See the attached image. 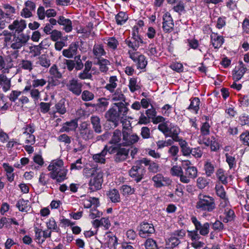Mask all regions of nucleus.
<instances>
[{
    "mask_svg": "<svg viewBox=\"0 0 249 249\" xmlns=\"http://www.w3.org/2000/svg\"><path fill=\"white\" fill-rule=\"evenodd\" d=\"M123 136V132L118 129L115 130L111 135V138L108 142V143L112 145H116L118 144H124V142H121L122 140V137Z\"/></svg>",
    "mask_w": 249,
    "mask_h": 249,
    "instance_id": "nucleus-23",
    "label": "nucleus"
},
{
    "mask_svg": "<svg viewBox=\"0 0 249 249\" xmlns=\"http://www.w3.org/2000/svg\"><path fill=\"white\" fill-rule=\"evenodd\" d=\"M226 162L228 163L230 169L233 168L235 166L236 161L234 157L230 155L228 153L225 154Z\"/></svg>",
    "mask_w": 249,
    "mask_h": 249,
    "instance_id": "nucleus-63",
    "label": "nucleus"
},
{
    "mask_svg": "<svg viewBox=\"0 0 249 249\" xmlns=\"http://www.w3.org/2000/svg\"><path fill=\"white\" fill-rule=\"evenodd\" d=\"M105 117L107 120L105 127L107 129H114L118 126L120 117L116 108L113 107L109 108L106 112Z\"/></svg>",
    "mask_w": 249,
    "mask_h": 249,
    "instance_id": "nucleus-7",
    "label": "nucleus"
},
{
    "mask_svg": "<svg viewBox=\"0 0 249 249\" xmlns=\"http://www.w3.org/2000/svg\"><path fill=\"white\" fill-rule=\"evenodd\" d=\"M215 190L217 195L221 198H225L226 197V193L224 190V187L220 183L216 184L215 185Z\"/></svg>",
    "mask_w": 249,
    "mask_h": 249,
    "instance_id": "nucleus-49",
    "label": "nucleus"
},
{
    "mask_svg": "<svg viewBox=\"0 0 249 249\" xmlns=\"http://www.w3.org/2000/svg\"><path fill=\"white\" fill-rule=\"evenodd\" d=\"M139 137L136 134L130 135L127 131H123V141L124 145H130L137 142Z\"/></svg>",
    "mask_w": 249,
    "mask_h": 249,
    "instance_id": "nucleus-21",
    "label": "nucleus"
},
{
    "mask_svg": "<svg viewBox=\"0 0 249 249\" xmlns=\"http://www.w3.org/2000/svg\"><path fill=\"white\" fill-rule=\"evenodd\" d=\"M93 53L95 57L98 59H100L102 56L105 55L106 54L104 46L101 44H95L94 45Z\"/></svg>",
    "mask_w": 249,
    "mask_h": 249,
    "instance_id": "nucleus-34",
    "label": "nucleus"
},
{
    "mask_svg": "<svg viewBox=\"0 0 249 249\" xmlns=\"http://www.w3.org/2000/svg\"><path fill=\"white\" fill-rule=\"evenodd\" d=\"M216 176L219 181H220L223 184L227 185L228 183V177L227 174L225 173V171L219 168L217 170L216 172Z\"/></svg>",
    "mask_w": 249,
    "mask_h": 249,
    "instance_id": "nucleus-35",
    "label": "nucleus"
},
{
    "mask_svg": "<svg viewBox=\"0 0 249 249\" xmlns=\"http://www.w3.org/2000/svg\"><path fill=\"white\" fill-rule=\"evenodd\" d=\"M57 112L61 114H64L66 112V108L65 105V101L62 99L59 101L55 106Z\"/></svg>",
    "mask_w": 249,
    "mask_h": 249,
    "instance_id": "nucleus-47",
    "label": "nucleus"
},
{
    "mask_svg": "<svg viewBox=\"0 0 249 249\" xmlns=\"http://www.w3.org/2000/svg\"><path fill=\"white\" fill-rule=\"evenodd\" d=\"M182 173V169L180 166L174 165L170 169V174L173 176L179 177V179H180V177Z\"/></svg>",
    "mask_w": 249,
    "mask_h": 249,
    "instance_id": "nucleus-51",
    "label": "nucleus"
},
{
    "mask_svg": "<svg viewBox=\"0 0 249 249\" xmlns=\"http://www.w3.org/2000/svg\"><path fill=\"white\" fill-rule=\"evenodd\" d=\"M50 180L49 175L44 173H41L39 176L38 182L42 186L46 185Z\"/></svg>",
    "mask_w": 249,
    "mask_h": 249,
    "instance_id": "nucleus-54",
    "label": "nucleus"
},
{
    "mask_svg": "<svg viewBox=\"0 0 249 249\" xmlns=\"http://www.w3.org/2000/svg\"><path fill=\"white\" fill-rule=\"evenodd\" d=\"M16 206L22 212L27 213L31 209L29 201L24 200L23 199H19L17 203Z\"/></svg>",
    "mask_w": 249,
    "mask_h": 249,
    "instance_id": "nucleus-31",
    "label": "nucleus"
},
{
    "mask_svg": "<svg viewBox=\"0 0 249 249\" xmlns=\"http://www.w3.org/2000/svg\"><path fill=\"white\" fill-rule=\"evenodd\" d=\"M114 105L116 107L117 111L119 112L120 117L121 115L124 116L126 115L128 111V109L123 102H120L114 103Z\"/></svg>",
    "mask_w": 249,
    "mask_h": 249,
    "instance_id": "nucleus-40",
    "label": "nucleus"
},
{
    "mask_svg": "<svg viewBox=\"0 0 249 249\" xmlns=\"http://www.w3.org/2000/svg\"><path fill=\"white\" fill-rule=\"evenodd\" d=\"M121 190L123 195H129L134 193V189L130 186L124 185L121 187Z\"/></svg>",
    "mask_w": 249,
    "mask_h": 249,
    "instance_id": "nucleus-61",
    "label": "nucleus"
},
{
    "mask_svg": "<svg viewBox=\"0 0 249 249\" xmlns=\"http://www.w3.org/2000/svg\"><path fill=\"white\" fill-rule=\"evenodd\" d=\"M210 127L211 126L207 122L202 123L200 127V135H209L210 132Z\"/></svg>",
    "mask_w": 249,
    "mask_h": 249,
    "instance_id": "nucleus-53",
    "label": "nucleus"
},
{
    "mask_svg": "<svg viewBox=\"0 0 249 249\" xmlns=\"http://www.w3.org/2000/svg\"><path fill=\"white\" fill-rule=\"evenodd\" d=\"M208 135H199L198 142L199 144H204L206 146H209L211 138L208 137Z\"/></svg>",
    "mask_w": 249,
    "mask_h": 249,
    "instance_id": "nucleus-64",
    "label": "nucleus"
},
{
    "mask_svg": "<svg viewBox=\"0 0 249 249\" xmlns=\"http://www.w3.org/2000/svg\"><path fill=\"white\" fill-rule=\"evenodd\" d=\"M139 235L142 238H146L154 233L155 229L151 224L143 222L138 227Z\"/></svg>",
    "mask_w": 249,
    "mask_h": 249,
    "instance_id": "nucleus-14",
    "label": "nucleus"
},
{
    "mask_svg": "<svg viewBox=\"0 0 249 249\" xmlns=\"http://www.w3.org/2000/svg\"><path fill=\"white\" fill-rule=\"evenodd\" d=\"M50 171V176L55 179L57 182H61L66 179L68 170L64 166V162L62 160H53L47 167Z\"/></svg>",
    "mask_w": 249,
    "mask_h": 249,
    "instance_id": "nucleus-2",
    "label": "nucleus"
},
{
    "mask_svg": "<svg viewBox=\"0 0 249 249\" xmlns=\"http://www.w3.org/2000/svg\"><path fill=\"white\" fill-rule=\"evenodd\" d=\"M209 184V181L204 177H199L196 180L197 187L200 189L205 188Z\"/></svg>",
    "mask_w": 249,
    "mask_h": 249,
    "instance_id": "nucleus-46",
    "label": "nucleus"
},
{
    "mask_svg": "<svg viewBox=\"0 0 249 249\" xmlns=\"http://www.w3.org/2000/svg\"><path fill=\"white\" fill-rule=\"evenodd\" d=\"M50 38L53 41H58L62 37V33L57 30H53L50 34Z\"/></svg>",
    "mask_w": 249,
    "mask_h": 249,
    "instance_id": "nucleus-59",
    "label": "nucleus"
},
{
    "mask_svg": "<svg viewBox=\"0 0 249 249\" xmlns=\"http://www.w3.org/2000/svg\"><path fill=\"white\" fill-rule=\"evenodd\" d=\"M97 64L99 66V70L102 72L106 73L108 70V66L110 63L106 59L102 58L98 59Z\"/></svg>",
    "mask_w": 249,
    "mask_h": 249,
    "instance_id": "nucleus-37",
    "label": "nucleus"
},
{
    "mask_svg": "<svg viewBox=\"0 0 249 249\" xmlns=\"http://www.w3.org/2000/svg\"><path fill=\"white\" fill-rule=\"evenodd\" d=\"M148 165H149L148 167V170L150 172H152L154 173H156L158 172L160 170L159 169V166L158 164L152 161L151 162L150 160L148 159Z\"/></svg>",
    "mask_w": 249,
    "mask_h": 249,
    "instance_id": "nucleus-57",
    "label": "nucleus"
},
{
    "mask_svg": "<svg viewBox=\"0 0 249 249\" xmlns=\"http://www.w3.org/2000/svg\"><path fill=\"white\" fill-rule=\"evenodd\" d=\"M154 186L156 188L162 186H169L172 183V180L168 177H164L161 174H157L152 178Z\"/></svg>",
    "mask_w": 249,
    "mask_h": 249,
    "instance_id": "nucleus-17",
    "label": "nucleus"
},
{
    "mask_svg": "<svg viewBox=\"0 0 249 249\" xmlns=\"http://www.w3.org/2000/svg\"><path fill=\"white\" fill-rule=\"evenodd\" d=\"M20 67L31 71L33 69V63L31 61L22 59L19 63Z\"/></svg>",
    "mask_w": 249,
    "mask_h": 249,
    "instance_id": "nucleus-50",
    "label": "nucleus"
},
{
    "mask_svg": "<svg viewBox=\"0 0 249 249\" xmlns=\"http://www.w3.org/2000/svg\"><path fill=\"white\" fill-rule=\"evenodd\" d=\"M209 146L212 151H216L219 149V144L214 136L211 137Z\"/></svg>",
    "mask_w": 249,
    "mask_h": 249,
    "instance_id": "nucleus-58",
    "label": "nucleus"
},
{
    "mask_svg": "<svg viewBox=\"0 0 249 249\" xmlns=\"http://www.w3.org/2000/svg\"><path fill=\"white\" fill-rule=\"evenodd\" d=\"M192 222L194 224L195 229L199 231V234L203 236L207 235L210 230V224L206 222L203 225L198 221L196 216H193L191 218Z\"/></svg>",
    "mask_w": 249,
    "mask_h": 249,
    "instance_id": "nucleus-13",
    "label": "nucleus"
},
{
    "mask_svg": "<svg viewBox=\"0 0 249 249\" xmlns=\"http://www.w3.org/2000/svg\"><path fill=\"white\" fill-rule=\"evenodd\" d=\"M182 173L180 177V181L184 184L189 183L191 180L196 178L197 169L196 167L192 165L190 161L186 162L183 165Z\"/></svg>",
    "mask_w": 249,
    "mask_h": 249,
    "instance_id": "nucleus-6",
    "label": "nucleus"
},
{
    "mask_svg": "<svg viewBox=\"0 0 249 249\" xmlns=\"http://www.w3.org/2000/svg\"><path fill=\"white\" fill-rule=\"evenodd\" d=\"M148 162V159L146 158H142L140 160H137L135 165L132 166L129 171L130 177L137 182L141 181L145 173V170L144 167L142 166V164L147 166Z\"/></svg>",
    "mask_w": 249,
    "mask_h": 249,
    "instance_id": "nucleus-5",
    "label": "nucleus"
},
{
    "mask_svg": "<svg viewBox=\"0 0 249 249\" xmlns=\"http://www.w3.org/2000/svg\"><path fill=\"white\" fill-rule=\"evenodd\" d=\"M112 100L114 101H119L122 102H124L125 97L121 89H117L115 91V93L112 96Z\"/></svg>",
    "mask_w": 249,
    "mask_h": 249,
    "instance_id": "nucleus-45",
    "label": "nucleus"
},
{
    "mask_svg": "<svg viewBox=\"0 0 249 249\" xmlns=\"http://www.w3.org/2000/svg\"><path fill=\"white\" fill-rule=\"evenodd\" d=\"M162 29L165 33H170L174 30L173 19L168 12L165 13L162 17Z\"/></svg>",
    "mask_w": 249,
    "mask_h": 249,
    "instance_id": "nucleus-15",
    "label": "nucleus"
},
{
    "mask_svg": "<svg viewBox=\"0 0 249 249\" xmlns=\"http://www.w3.org/2000/svg\"><path fill=\"white\" fill-rule=\"evenodd\" d=\"M240 140L244 145L249 146V132L242 133L240 136Z\"/></svg>",
    "mask_w": 249,
    "mask_h": 249,
    "instance_id": "nucleus-62",
    "label": "nucleus"
},
{
    "mask_svg": "<svg viewBox=\"0 0 249 249\" xmlns=\"http://www.w3.org/2000/svg\"><path fill=\"white\" fill-rule=\"evenodd\" d=\"M13 37L10 47L14 50L21 48L26 44L29 39V36L22 33L18 35L14 34Z\"/></svg>",
    "mask_w": 249,
    "mask_h": 249,
    "instance_id": "nucleus-10",
    "label": "nucleus"
},
{
    "mask_svg": "<svg viewBox=\"0 0 249 249\" xmlns=\"http://www.w3.org/2000/svg\"><path fill=\"white\" fill-rule=\"evenodd\" d=\"M77 126V120L76 119H73L64 123L63 124L62 127L60 129V131L62 132H69L70 131H74L76 129Z\"/></svg>",
    "mask_w": 249,
    "mask_h": 249,
    "instance_id": "nucleus-27",
    "label": "nucleus"
},
{
    "mask_svg": "<svg viewBox=\"0 0 249 249\" xmlns=\"http://www.w3.org/2000/svg\"><path fill=\"white\" fill-rule=\"evenodd\" d=\"M26 27V23L23 19H16L8 26V29L11 31L15 30L14 34H19L22 32Z\"/></svg>",
    "mask_w": 249,
    "mask_h": 249,
    "instance_id": "nucleus-18",
    "label": "nucleus"
},
{
    "mask_svg": "<svg viewBox=\"0 0 249 249\" xmlns=\"http://www.w3.org/2000/svg\"><path fill=\"white\" fill-rule=\"evenodd\" d=\"M108 146L105 145L102 151L98 154H94L92 156L93 160L95 162L104 164L106 163V156L107 155L108 151Z\"/></svg>",
    "mask_w": 249,
    "mask_h": 249,
    "instance_id": "nucleus-25",
    "label": "nucleus"
},
{
    "mask_svg": "<svg viewBox=\"0 0 249 249\" xmlns=\"http://www.w3.org/2000/svg\"><path fill=\"white\" fill-rule=\"evenodd\" d=\"M103 173L101 169H97L89 182V188L91 191L101 189L103 182Z\"/></svg>",
    "mask_w": 249,
    "mask_h": 249,
    "instance_id": "nucleus-8",
    "label": "nucleus"
},
{
    "mask_svg": "<svg viewBox=\"0 0 249 249\" xmlns=\"http://www.w3.org/2000/svg\"><path fill=\"white\" fill-rule=\"evenodd\" d=\"M98 103L95 104H91L90 103H86L87 106H91L92 107H95L96 109L100 111H105L107 106H108L109 103L105 98H101L98 100Z\"/></svg>",
    "mask_w": 249,
    "mask_h": 249,
    "instance_id": "nucleus-26",
    "label": "nucleus"
},
{
    "mask_svg": "<svg viewBox=\"0 0 249 249\" xmlns=\"http://www.w3.org/2000/svg\"><path fill=\"white\" fill-rule=\"evenodd\" d=\"M118 79L116 76H111L109 79V83L107 84L105 88L110 92L113 93L117 86Z\"/></svg>",
    "mask_w": 249,
    "mask_h": 249,
    "instance_id": "nucleus-33",
    "label": "nucleus"
},
{
    "mask_svg": "<svg viewBox=\"0 0 249 249\" xmlns=\"http://www.w3.org/2000/svg\"><path fill=\"white\" fill-rule=\"evenodd\" d=\"M185 235V232L184 230L175 231L166 241V248L173 249L180 243V239H182Z\"/></svg>",
    "mask_w": 249,
    "mask_h": 249,
    "instance_id": "nucleus-9",
    "label": "nucleus"
},
{
    "mask_svg": "<svg viewBox=\"0 0 249 249\" xmlns=\"http://www.w3.org/2000/svg\"><path fill=\"white\" fill-rule=\"evenodd\" d=\"M107 47L113 50H115L119 45V42L114 37H109L107 40Z\"/></svg>",
    "mask_w": 249,
    "mask_h": 249,
    "instance_id": "nucleus-44",
    "label": "nucleus"
},
{
    "mask_svg": "<svg viewBox=\"0 0 249 249\" xmlns=\"http://www.w3.org/2000/svg\"><path fill=\"white\" fill-rule=\"evenodd\" d=\"M204 170L207 177H211L214 171V165L209 160H207L204 164Z\"/></svg>",
    "mask_w": 249,
    "mask_h": 249,
    "instance_id": "nucleus-39",
    "label": "nucleus"
},
{
    "mask_svg": "<svg viewBox=\"0 0 249 249\" xmlns=\"http://www.w3.org/2000/svg\"><path fill=\"white\" fill-rule=\"evenodd\" d=\"M66 87L68 90L75 95L78 96L82 92V84L75 78H73L69 80L66 84Z\"/></svg>",
    "mask_w": 249,
    "mask_h": 249,
    "instance_id": "nucleus-16",
    "label": "nucleus"
},
{
    "mask_svg": "<svg viewBox=\"0 0 249 249\" xmlns=\"http://www.w3.org/2000/svg\"><path fill=\"white\" fill-rule=\"evenodd\" d=\"M124 146L125 145L124 144L108 146V153L113 155V159L115 162H121L127 159L129 149L124 147Z\"/></svg>",
    "mask_w": 249,
    "mask_h": 249,
    "instance_id": "nucleus-4",
    "label": "nucleus"
},
{
    "mask_svg": "<svg viewBox=\"0 0 249 249\" xmlns=\"http://www.w3.org/2000/svg\"><path fill=\"white\" fill-rule=\"evenodd\" d=\"M211 41L213 47L217 49L221 46L224 42V38L217 34L212 33L211 35Z\"/></svg>",
    "mask_w": 249,
    "mask_h": 249,
    "instance_id": "nucleus-29",
    "label": "nucleus"
},
{
    "mask_svg": "<svg viewBox=\"0 0 249 249\" xmlns=\"http://www.w3.org/2000/svg\"><path fill=\"white\" fill-rule=\"evenodd\" d=\"M128 53L129 57L136 63L137 69H143L147 64V61L144 55L140 54L137 56L138 53L128 51Z\"/></svg>",
    "mask_w": 249,
    "mask_h": 249,
    "instance_id": "nucleus-11",
    "label": "nucleus"
},
{
    "mask_svg": "<svg viewBox=\"0 0 249 249\" xmlns=\"http://www.w3.org/2000/svg\"><path fill=\"white\" fill-rule=\"evenodd\" d=\"M158 128L162 132L165 138L170 137L175 142H178L181 148L187 145V142L182 138H180L178 136L180 129L178 125L173 124H170L168 125L167 123H164L159 124Z\"/></svg>",
    "mask_w": 249,
    "mask_h": 249,
    "instance_id": "nucleus-1",
    "label": "nucleus"
},
{
    "mask_svg": "<svg viewBox=\"0 0 249 249\" xmlns=\"http://www.w3.org/2000/svg\"><path fill=\"white\" fill-rule=\"evenodd\" d=\"M200 100L197 97L193 98L191 101V104L187 108L190 110H193L196 113H197L199 109Z\"/></svg>",
    "mask_w": 249,
    "mask_h": 249,
    "instance_id": "nucleus-41",
    "label": "nucleus"
},
{
    "mask_svg": "<svg viewBox=\"0 0 249 249\" xmlns=\"http://www.w3.org/2000/svg\"><path fill=\"white\" fill-rule=\"evenodd\" d=\"M128 87L130 90L134 92L140 89L141 87L137 83V80L135 78H131L129 80Z\"/></svg>",
    "mask_w": 249,
    "mask_h": 249,
    "instance_id": "nucleus-43",
    "label": "nucleus"
},
{
    "mask_svg": "<svg viewBox=\"0 0 249 249\" xmlns=\"http://www.w3.org/2000/svg\"><path fill=\"white\" fill-rule=\"evenodd\" d=\"M13 61L11 57L7 56L3 58L0 56V71L3 70V72H8L9 69L13 67Z\"/></svg>",
    "mask_w": 249,
    "mask_h": 249,
    "instance_id": "nucleus-22",
    "label": "nucleus"
},
{
    "mask_svg": "<svg viewBox=\"0 0 249 249\" xmlns=\"http://www.w3.org/2000/svg\"><path fill=\"white\" fill-rule=\"evenodd\" d=\"M47 226L49 229L56 232H58L59 231V228L57 227L56 223L53 218L50 219L47 223Z\"/></svg>",
    "mask_w": 249,
    "mask_h": 249,
    "instance_id": "nucleus-55",
    "label": "nucleus"
},
{
    "mask_svg": "<svg viewBox=\"0 0 249 249\" xmlns=\"http://www.w3.org/2000/svg\"><path fill=\"white\" fill-rule=\"evenodd\" d=\"M144 245L146 249H158V246L156 241L151 238L146 240Z\"/></svg>",
    "mask_w": 249,
    "mask_h": 249,
    "instance_id": "nucleus-56",
    "label": "nucleus"
},
{
    "mask_svg": "<svg viewBox=\"0 0 249 249\" xmlns=\"http://www.w3.org/2000/svg\"><path fill=\"white\" fill-rule=\"evenodd\" d=\"M38 64L41 66L47 68L51 65V61L45 55H42L38 58Z\"/></svg>",
    "mask_w": 249,
    "mask_h": 249,
    "instance_id": "nucleus-48",
    "label": "nucleus"
},
{
    "mask_svg": "<svg viewBox=\"0 0 249 249\" xmlns=\"http://www.w3.org/2000/svg\"><path fill=\"white\" fill-rule=\"evenodd\" d=\"M142 38H137L136 37H128L125 40L124 43L127 46L131 49L129 51L133 52L136 51L141 43H143Z\"/></svg>",
    "mask_w": 249,
    "mask_h": 249,
    "instance_id": "nucleus-19",
    "label": "nucleus"
},
{
    "mask_svg": "<svg viewBox=\"0 0 249 249\" xmlns=\"http://www.w3.org/2000/svg\"><path fill=\"white\" fill-rule=\"evenodd\" d=\"M57 23L60 25L64 26L63 29L66 32L69 33L71 31L72 22L70 19L66 18L63 16H60L57 20Z\"/></svg>",
    "mask_w": 249,
    "mask_h": 249,
    "instance_id": "nucleus-28",
    "label": "nucleus"
},
{
    "mask_svg": "<svg viewBox=\"0 0 249 249\" xmlns=\"http://www.w3.org/2000/svg\"><path fill=\"white\" fill-rule=\"evenodd\" d=\"M107 196L113 203H118L121 201L119 191L115 189L110 190L107 193Z\"/></svg>",
    "mask_w": 249,
    "mask_h": 249,
    "instance_id": "nucleus-32",
    "label": "nucleus"
},
{
    "mask_svg": "<svg viewBox=\"0 0 249 249\" xmlns=\"http://www.w3.org/2000/svg\"><path fill=\"white\" fill-rule=\"evenodd\" d=\"M78 48V42L71 43L69 48L67 49H64L62 51L63 55L68 58H71L77 54V49Z\"/></svg>",
    "mask_w": 249,
    "mask_h": 249,
    "instance_id": "nucleus-20",
    "label": "nucleus"
},
{
    "mask_svg": "<svg viewBox=\"0 0 249 249\" xmlns=\"http://www.w3.org/2000/svg\"><path fill=\"white\" fill-rule=\"evenodd\" d=\"M49 73L53 78L61 79L62 74L59 71L57 66L55 64L53 65L49 70Z\"/></svg>",
    "mask_w": 249,
    "mask_h": 249,
    "instance_id": "nucleus-42",
    "label": "nucleus"
},
{
    "mask_svg": "<svg viewBox=\"0 0 249 249\" xmlns=\"http://www.w3.org/2000/svg\"><path fill=\"white\" fill-rule=\"evenodd\" d=\"M90 122L94 131L98 134L101 133L102 130L99 117L97 116H91Z\"/></svg>",
    "mask_w": 249,
    "mask_h": 249,
    "instance_id": "nucleus-30",
    "label": "nucleus"
},
{
    "mask_svg": "<svg viewBox=\"0 0 249 249\" xmlns=\"http://www.w3.org/2000/svg\"><path fill=\"white\" fill-rule=\"evenodd\" d=\"M128 18V17L126 13L122 11L119 12L115 16L116 23L120 25L124 24Z\"/></svg>",
    "mask_w": 249,
    "mask_h": 249,
    "instance_id": "nucleus-38",
    "label": "nucleus"
},
{
    "mask_svg": "<svg viewBox=\"0 0 249 249\" xmlns=\"http://www.w3.org/2000/svg\"><path fill=\"white\" fill-rule=\"evenodd\" d=\"M196 208L198 212L211 213L216 208L213 197L203 193H200L197 197Z\"/></svg>",
    "mask_w": 249,
    "mask_h": 249,
    "instance_id": "nucleus-3",
    "label": "nucleus"
},
{
    "mask_svg": "<svg viewBox=\"0 0 249 249\" xmlns=\"http://www.w3.org/2000/svg\"><path fill=\"white\" fill-rule=\"evenodd\" d=\"M179 152V148L177 146L172 145L169 149L168 152L172 157L174 158L175 160L178 159V154Z\"/></svg>",
    "mask_w": 249,
    "mask_h": 249,
    "instance_id": "nucleus-60",
    "label": "nucleus"
},
{
    "mask_svg": "<svg viewBox=\"0 0 249 249\" xmlns=\"http://www.w3.org/2000/svg\"><path fill=\"white\" fill-rule=\"evenodd\" d=\"M79 136L85 141L91 140L94 137V133L92 130L89 127L88 124L84 122L80 124Z\"/></svg>",
    "mask_w": 249,
    "mask_h": 249,
    "instance_id": "nucleus-12",
    "label": "nucleus"
},
{
    "mask_svg": "<svg viewBox=\"0 0 249 249\" xmlns=\"http://www.w3.org/2000/svg\"><path fill=\"white\" fill-rule=\"evenodd\" d=\"M0 85L2 86L3 90L6 92L9 90L11 86L10 80L6 75L3 74H0Z\"/></svg>",
    "mask_w": 249,
    "mask_h": 249,
    "instance_id": "nucleus-36",
    "label": "nucleus"
},
{
    "mask_svg": "<svg viewBox=\"0 0 249 249\" xmlns=\"http://www.w3.org/2000/svg\"><path fill=\"white\" fill-rule=\"evenodd\" d=\"M238 67V70L233 74V79L235 81L239 80L246 71L249 72V66H246L242 61H239Z\"/></svg>",
    "mask_w": 249,
    "mask_h": 249,
    "instance_id": "nucleus-24",
    "label": "nucleus"
},
{
    "mask_svg": "<svg viewBox=\"0 0 249 249\" xmlns=\"http://www.w3.org/2000/svg\"><path fill=\"white\" fill-rule=\"evenodd\" d=\"M93 93L89 90H85L83 91L81 95V98L84 101H89L94 99Z\"/></svg>",
    "mask_w": 249,
    "mask_h": 249,
    "instance_id": "nucleus-52",
    "label": "nucleus"
}]
</instances>
